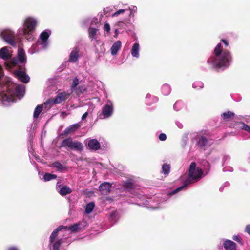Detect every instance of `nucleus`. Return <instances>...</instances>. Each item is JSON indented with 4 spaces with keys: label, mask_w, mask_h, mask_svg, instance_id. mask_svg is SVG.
<instances>
[{
    "label": "nucleus",
    "mask_w": 250,
    "mask_h": 250,
    "mask_svg": "<svg viewBox=\"0 0 250 250\" xmlns=\"http://www.w3.org/2000/svg\"><path fill=\"white\" fill-rule=\"evenodd\" d=\"M212 140L208 139L206 137L203 136H201L199 138L198 141V145L201 148L204 150H205L208 147L210 146L212 144Z\"/></svg>",
    "instance_id": "nucleus-11"
},
{
    "label": "nucleus",
    "mask_w": 250,
    "mask_h": 250,
    "mask_svg": "<svg viewBox=\"0 0 250 250\" xmlns=\"http://www.w3.org/2000/svg\"><path fill=\"white\" fill-rule=\"evenodd\" d=\"M79 84V79L76 77L75 78L71 86V89L69 90L70 91H72V92L74 91L76 87Z\"/></svg>",
    "instance_id": "nucleus-32"
},
{
    "label": "nucleus",
    "mask_w": 250,
    "mask_h": 250,
    "mask_svg": "<svg viewBox=\"0 0 250 250\" xmlns=\"http://www.w3.org/2000/svg\"><path fill=\"white\" fill-rule=\"evenodd\" d=\"M183 106V103L181 101H177L174 104V109L176 111H179Z\"/></svg>",
    "instance_id": "nucleus-34"
},
{
    "label": "nucleus",
    "mask_w": 250,
    "mask_h": 250,
    "mask_svg": "<svg viewBox=\"0 0 250 250\" xmlns=\"http://www.w3.org/2000/svg\"><path fill=\"white\" fill-rule=\"evenodd\" d=\"M80 126V125L79 124H73V125H70L65 129L64 133L65 134H68L71 132L75 131Z\"/></svg>",
    "instance_id": "nucleus-24"
},
{
    "label": "nucleus",
    "mask_w": 250,
    "mask_h": 250,
    "mask_svg": "<svg viewBox=\"0 0 250 250\" xmlns=\"http://www.w3.org/2000/svg\"><path fill=\"white\" fill-rule=\"evenodd\" d=\"M71 94L72 91H70L69 90L58 93L55 98L53 99L48 100L44 103V104L47 105L51 103H53L56 104H60L68 99Z\"/></svg>",
    "instance_id": "nucleus-9"
},
{
    "label": "nucleus",
    "mask_w": 250,
    "mask_h": 250,
    "mask_svg": "<svg viewBox=\"0 0 250 250\" xmlns=\"http://www.w3.org/2000/svg\"><path fill=\"white\" fill-rule=\"evenodd\" d=\"M85 89H85V88H84L83 89V91H84L85 90Z\"/></svg>",
    "instance_id": "nucleus-56"
},
{
    "label": "nucleus",
    "mask_w": 250,
    "mask_h": 250,
    "mask_svg": "<svg viewBox=\"0 0 250 250\" xmlns=\"http://www.w3.org/2000/svg\"><path fill=\"white\" fill-rule=\"evenodd\" d=\"M97 29L94 28H90L89 29V36L92 38H95Z\"/></svg>",
    "instance_id": "nucleus-33"
},
{
    "label": "nucleus",
    "mask_w": 250,
    "mask_h": 250,
    "mask_svg": "<svg viewBox=\"0 0 250 250\" xmlns=\"http://www.w3.org/2000/svg\"><path fill=\"white\" fill-rule=\"evenodd\" d=\"M129 10L130 11V16H134V13H136L137 11V8L135 6H132V7H129Z\"/></svg>",
    "instance_id": "nucleus-36"
},
{
    "label": "nucleus",
    "mask_w": 250,
    "mask_h": 250,
    "mask_svg": "<svg viewBox=\"0 0 250 250\" xmlns=\"http://www.w3.org/2000/svg\"><path fill=\"white\" fill-rule=\"evenodd\" d=\"M14 74L19 80L23 83H27L30 80V77L23 71H16Z\"/></svg>",
    "instance_id": "nucleus-13"
},
{
    "label": "nucleus",
    "mask_w": 250,
    "mask_h": 250,
    "mask_svg": "<svg viewBox=\"0 0 250 250\" xmlns=\"http://www.w3.org/2000/svg\"><path fill=\"white\" fill-rule=\"evenodd\" d=\"M229 157L228 156H224L223 157V161L225 162L227 159H228Z\"/></svg>",
    "instance_id": "nucleus-47"
},
{
    "label": "nucleus",
    "mask_w": 250,
    "mask_h": 250,
    "mask_svg": "<svg viewBox=\"0 0 250 250\" xmlns=\"http://www.w3.org/2000/svg\"><path fill=\"white\" fill-rule=\"evenodd\" d=\"M115 34H116V36H117L118 35V29H116L115 30Z\"/></svg>",
    "instance_id": "nucleus-52"
},
{
    "label": "nucleus",
    "mask_w": 250,
    "mask_h": 250,
    "mask_svg": "<svg viewBox=\"0 0 250 250\" xmlns=\"http://www.w3.org/2000/svg\"><path fill=\"white\" fill-rule=\"evenodd\" d=\"M223 186H221V187L220 188V190L221 191H222L223 190Z\"/></svg>",
    "instance_id": "nucleus-54"
},
{
    "label": "nucleus",
    "mask_w": 250,
    "mask_h": 250,
    "mask_svg": "<svg viewBox=\"0 0 250 250\" xmlns=\"http://www.w3.org/2000/svg\"><path fill=\"white\" fill-rule=\"evenodd\" d=\"M37 24V20L33 18L28 17L25 19L23 27L19 29L18 31L19 37H24L29 41L34 39V33Z\"/></svg>",
    "instance_id": "nucleus-4"
},
{
    "label": "nucleus",
    "mask_w": 250,
    "mask_h": 250,
    "mask_svg": "<svg viewBox=\"0 0 250 250\" xmlns=\"http://www.w3.org/2000/svg\"><path fill=\"white\" fill-rule=\"evenodd\" d=\"M57 178V175L51 173H46L43 176V179L45 181H49Z\"/></svg>",
    "instance_id": "nucleus-29"
},
{
    "label": "nucleus",
    "mask_w": 250,
    "mask_h": 250,
    "mask_svg": "<svg viewBox=\"0 0 250 250\" xmlns=\"http://www.w3.org/2000/svg\"><path fill=\"white\" fill-rule=\"evenodd\" d=\"M176 124L177 127L180 129L182 128L183 127V124L180 122L177 121L176 122Z\"/></svg>",
    "instance_id": "nucleus-44"
},
{
    "label": "nucleus",
    "mask_w": 250,
    "mask_h": 250,
    "mask_svg": "<svg viewBox=\"0 0 250 250\" xmlns=\"http://www.w3.org/2000/svg\"><path fill=\"white\" fill-rule=\"evenodd\" d=\"M3 76V70L2 69L0 65V79Z\"/></svg>",
    "instance_id": "nucleus-46"
},
{
    "label": "nucleus",
    "mask_w": 250,
    "mask_h": 250,
    "mask_svg": "<svg viewBox=\"0 0 250 250\" xmlns=\"http://www.w3.org/2000/svg\"><path fill=\"white\" fill-rule=\"evenodd\" d=\"M94 207L95 204L93 202H90L87 204L85 208V211L86 213H90L93 211Z\"/></svg>",
    "instance_id": "nucleus-28"
},
{
    "label": "nucleus",
    "mask_w": 250,
    "mask_h": 250,
    "mask_svg": "<svg viewBox=\"0 0 250 250\" xmlns=\"http://www.w3.org/2000/svg\"><path fill=\"white\" fill-rule=\"evenodd\" d=\"M62 228V227H58L51 233L49 237V247L50 250H60V246L62 243V238H58L59 231Z\"/></svg>",
    "instance_id": "nucleus-6"
},
{
    "label": "nucleus",
    "mask_w": 250,
    "mask_h": 250,
    "mask_svg": "<svg viewBox=\"0 0 250 250\" xmlns=\"http://www.w3.org/2000/svg\"><path fill=\"white\" fill-rule=\"evenodd\" d=\"M223 246L226 250H235L236 248V243L230 240H225Z\"/></svg>",
    "instance_id": "nucleus-17"
},
{
    "label": "nucleus",
    "mask_w": 250,
    "mask_h": 250,
    "mask_svg": "<svg viewBox=\"0 0 250 250\" xmlns=\"http://www.w3.org/2000/svg\"><path fill=\"white\" fill-rule=\"evenodd\" d=\"M87 143L90 149L96 150L100 147V144L96 139L88 140Z\"/></svg>",
    "instance_id": "nucleus-16"
},
{
    "label": "nucleus",
    "mask_w": 250,
    "mask_h": 250,
    "mask_svg": "<svg viewBox=\"0 0 250 250\" xmlns=\"http://www.w3.org/2000/svg\"><path fill=\"white\" fill-rule=\"evenodd\" d=\"M113 108L112 103L110 101L107 102L103 107L102 110L103 118H107L111 116L113 113Z\"/></svg>",
    "instance_id": "nucleus-12"
},
{
    "label": "nucleus",
    "mask_w": 250,
    "mask_h": 250,
    "mask_svg": "<svg viewBox=\"0 0 250 250\" xmlns=\"http://www.w3.org/2000/svg\"><path fill=\"white\" fill-rule=\"evenodd\" d=\"M111 185L109 183L104 182L99 186V190L102 194L107 195L110 191Z\"/></svg>",
    "instance_id": "nucleus-15"
},
{
    "label": "nucleus",
    "mask_w": 250,
    "mask_h": 250,
    "mask_svg": "<svg viewBox=\"0 0 250 250\" xmlns=\"http://www.w3.org/2000/svg\"><path fill=\"white\" fill-rule=\"evenodd\" d=\"M115 213H112L111 215V217L112 218L114 216V214H115Z\"/></svg>",
    "instance_id": "nucleus-55"
},
{
    "label": "nucleus",
    "mask_w": 250,
    "mask_h": 250,
    "mask_svg": "<svg viewBox=\"0 0 250 250\" xmlns=\"http://www.w3.org/2000/svg\"><path fill=\"white\" fill-rule=\"evenodd\" d=\"M25 92V87L23 85H17L16 86L15 91H13L9 86L6 92H2L0 95V100L3 104L8 106L11 103L15 102L14 96L21 99L23 97Z\"/></svg>",
    "instance_id": "nucleus-3"
},
{
    "label": "nucleus",
    "mask_w": 250,
    "mask_h": 250,
    "mask_svg": "<svg viewBox=\"0 0 250 250\" xmlns=\"http://www.w3.org/2000/svg\"><path fill=\"white\" fill-rule=\"evenodd\" d=\"M43 108V104L38 105L35 109L33 114L34 118H37L42 112Z\"/></svg>",
    "instance_id": "nucleus-25"
},
{
    "label": "nucleus",
    "mask_w": 250,
    "mask_h": 250,
    "mask_svg": "<svg viewBox=\"0 0 250 250\" xmlns=\"http://www.w3.org/2000/svg\"><path fill=\"white\" fill-rule=\"evenodd\" d=\"M234 116V113L231 111H228L226 112H224L221 115V116L223 117V118L224 120H228L229 118L233 117Z\"/></svg>",
    "instance_id": "nucleus-30"
},
{
    "label": "nucleus",
    "mask_w": 250,
    "mask_h": 250,
    "mask_svg": "<svg viewBox=\"0 0 250 250\" xmlns=\"http://www.w3.org/2000/svg\"><path fill=\"white\" fill-rule=\"evenodd\" d=\"M121 47V42L120 41L116 42L111 46L110 50L112 55H116Z\"/></svg>",
    "instance_id": "nucleus-20"
},
{
    "label": "nucleus",
    "mask_w": 250,
    "mask_h": 250,
    "mask_svg": "<svg viewBox=\"0 0 250 250\" xmlns=\"http://www.w3.org/2000/svg\"><path fill=\"white\" fill-rule=\"evenodd\" d=\"M50 167L56 168L59 172H62L66 169V167L58 162L53 163L50 165Z\"/></svg>",
    "instance_id": "nucleus-22"
},
{
    "label": "nucleus",
    "mask_w": 250,
    "mask_h": 250,
    "mask_svg": "<svg viewBox=\"0 0 250 250\" xmlns=\"http://www.w3.org/2000/svg\"><path fill=\"white\" fill-rule=\"evenodd\" d=\"M80 92H81V93H82V92H83V91H82V90H80Z\"/></svg>",
    "instance_id": "nucleus-58"
},
{
    "label": "nucleus",
    "mask_w": 250,
    "mask_h": 250,
    "mask_svg": "<svg viewBox=\"0 0 250 250\" xmlns=\"http://www.w3.org/2000/svg\"><path fill=\"white\" fill-rule=\"evenodd\" d=\"M245 231L250 235V224L247 225L246 226Z\"/></svg>",
    "instance_id": "nucleus-42"
},
{
    "label": "nucleus",
    "mask_w": 250,
    "mask_h": 250,
    "mask_svg": "<svg viewBox=\"0 0 250 250\" xmlns=\"http://www.w3.org/2000/svg\"><path fill=\"white\" fill-rule=\"evenodd\" d=\"M11 55L7 47H4L0 50V57L7 60L11 58Z\"/></svg>",
    "instance_id": "nucleus-19"
},
{
    "label": "nucleus",
    "mask_w": 250,
    "mask_h": 250,
    "mask_svg": "<svg viewBox=\"0 0 250 250\" xmlns=\"http://www.w3.org/2000/svg\"><path fill=\"white\" fill-rule=\"evenodd\" d=\"M79 51L77 48H74L70 54L69 62H76L80 56Z\"/></svg>",
    "instance_id": "nucleus-18"
},
{
    "label": "nucleus",
    "mask_w": 250,
    "mask_h": 250,
    "mask_svg": "<svg viewBox=\"0 0 250 250\" xmlns=\"http://www.w3.org/2000/svg\"><path fill=\"white\" fill-rule=\"evenodd\" d=\"M58 192L62 196H65L70 193L72 192V190L69 187L64 186L60 189Z\"/></svg>",
    "instance_id": "nucleus-23"
},
{
    "label": "nucleus",
    "mask_w": 250,
    "mask_h": 250,
    "mask_svg": "<svg viewBox=\"0 0 250 250\" xmlns=\"http://www.w3.org/2000/svg\"><path fill=\"white\" fill-rule=\"evenodd\" d=\"M127 9H120L118 11H117L116 12L114 13L113 14H112V17H117L119 15L121 14H123L125 12V10H126Z\"/></svg>",
    "instance_id": "nucleus-37"
},
{
    "label": "nucleus",
    "mask_w": 250,
    "mask_h": 250,
    "mask_svg": "<svg viewBox=\"0 0 250 250\" xmlns=\"http://www.w3.org/2000/svg\"><path fill=\"white\" fill-rule=\"evenodd\" d=\"M123 22L122 21H119L117 23L118 25L119 26L120 24L122 23Z\"/></svg>",
    "instance_id": "nucleus-51"
},
{
    "label": "nucleus",
    "mask_w": 250,
    "mask_h": 250,
    "mask_svg": "<svg viewBox=\"0 0 250 250\" xmlns=\"http://www.w3.org/2000/svg\"><path fill=\"white\" fill-rule=\"evenodd\" d=\"M222 42H224V43L225 44V46L227 47L228 46V42H227V41L225 40H222Z\"/></svg>",
    "instance_id": "nucleus-48"
},
{
    "label": "nucleus",
    "mask_w": 250,
    "mask_h": 250,
    "mask_svg": "<svg viewBox=\"0 0 250 250\" xmlns=\"http://www.w3.org/2000/svg\"><path fill=\"white\" fill-rule=\"evenodd\" d=\"M88 112H86L85 113H84L83 116H82V120H84L88 116Z\"/></svg>",
    "instance_id": "nucleus-45"
},
{
    "label": "nucleus",
    "mask_w": 250,
    "mask_h": 250,
    "mask_svg": "<svg viewBox=\"0 0 250 250\" xmlns=\"http://www.w3.org/2000/svg\"><path fill=\"white\" fill-rule=\"evenodd\" d=\"M50 33V31L45 30L41 34L40 38L38 40L36 44L32 46L30 51L31 53L38 52L40 50L47 47L48 44L47 40Z\"/></svg>",
    "instance_id": "nucleus-5"
},
{
    "label": "nucleus",
    "mask_w": 250,
    "mask_h": 250,
    "mask_svg": "<svg viewBox=\"0 0 250 250\" xmlns=\"http://www.w3.org/2000/svg\"><path fill=\"white\" fill-rule=\"evenodd\" d=\"M140 45L138 43H135L132 46L131 50V54L134 57L139 58V57Z\"/></svg>",
    "instance_id": "nucleus-21"
},
{
    "label": "nucleus",
    "mask_w": 250,
    "mask_h": 250,
    "mask_svg": "<svg viewBox=\"0 0 250 250\" xmlns=\"http://www.w3.org/2000/svg\"><path fill=\"white\" fill-rule=\"evenodd\" d=\"M167 136L164 133H161L159 136V139L161 141H165L166 140Z\"/></svg>",
    "instance_id": "nucleus-40"
},
{
    "label": "nucleus",
    "mask_w": 250,
    "mask_h": 250,
    "mask_svg": "<svg viewBox=\"0 0 250 250\" xmlns=\"http://www.w3.org/2000/svg\"><path fill=\"white\" fill-rule=\"evenodd\" d=\"M8 250H18L16 247H10L9 248Z\"/></svg>",
    "instance_id": "nucleus-49"
},
{
    "label": "nucleus",
    "mask_w": 250,
    "mask_h": 250,
    "mask_svg": "<svg viewBox=\"0 0 250 250\" xmlns=\"http://www.w3.org/2000/svg\"><path fill=\"white\" fill-rule=\"evenodd\" d=\"M224 185L229 186V182H226Z\"/></svg>",
    "instance_id": "nucleus-50"
},
{
    "label": "nucleus",
    "mask_w": 250,
    "mask_h": 250,
    "mask_svg": "<svg viewBox=\"0 0 250 250\" xmlns=\"http://www.w3.org/2000/svg\"><path fill=\"white\" fill-rule=\"evenodd\" d=\"M104 30H105L107 32H109L110 31V25L108 23H105L104 24Z\"/></svg>",
    "instance_id": "nucleus-41"
},
{
    "label": "nucleus",
    "mask_w": 250,
    "mask_h": 250,
    "mask_svg": "<svg viewBox=\"0 0 250 250\" xmlns=\"http://www.w3.org/2000/svg\"><path fill=\"white\" fill-rule=\"evenodd\" d=\"M233 168L231 167H225L223 168V171H232Z\"/></svg>",
    "instance_id": "nucleus-43"
},
{
    "label": "nucleus",
    "mask_w": 250,
    "mask_h": 250,
    "mask_svg": "<svg viewBox=\"0 0 250 250\" xmlns=\"http://www.w3.org/2000/svg\"><path fill=\"white\" fill-rule=\"evenodd\" d=\"M60 227H62V228L60 231L64 229L65 231H70L72 232H78L82 229L81 223L75 224L69 227L63 226H60Z\"/></svg>",
    "instance_id": "nucleus-14"
},
{
    "label": "nucleus",
    "mask_w": 250,
    "mask_h": 250,
    "mask_svg": "<svg viewBox=\"0 0 250 250\" xmlns=\"http://www.w3.org/2000/svg\"><path fill=\"white\" fill-rule=\"evenodd\" d=\"M150 97V95L148 94H147V95L146 96V98H149Z\"/></svg>",
    "instance_id": "nucleus-53"
},
{
    "label": "nucleus",
    "mask_w": 250,
    "mask_h": 250,
    "mask_svg": "<svg viewBox=\"0 0 250 250\" xmlns=\"http://www.w3.org/2000/svg\"><path fill=\"white\" fill-rule=\"evenodd\" d=\"M124 186L126 188H132L133 187V184L130 180H127L124 183Z\"/></svg>",
    "instance_id": "nucleus-35"
},
{
    "label": "nucleus",
    "mask_w": 250,
    "mask_h": 250,
    "mask_svg": "<svg viewBox=\"0 0 250 250\" xmlns=\"http://www.w3.org/2000/svg\"><path fill=\"white\" fill-rule=\"evenodd\" d=\"M0 36L8 43L12 46L15 45V38L13 32L9 29H4L1 32Z\"/></svg>",
    "instance_id": "nucleus-10"
},
{
    "label": "nucleus",
    "mask_w": 250,
    "mask_h": 250,
    "mask_svg": "<svg viewBox=\"0 0 250 250\" xmlns=\"http://www.w3.org/2000/svg\"><path fill=\"white\" fill-rule=\"evenodd\" d=\"M233 239L241 244H242V239L238 235H234L233 236Z\"/></svg>",
    "instance_id": "nucleus-39"
},
{
    "label": "nucleus",
    "mask_w": 250,
    "mask_h": 250,
    "mask_svg": "<svg viewBox=\"0 0 250 250\" xmlns=\"http://www.w3.org/2000/svg\"><path fill=\"white\" fill-rule=\"evenodd\" d=\"M161 91L163 95H168L171 91V88L168 84H164L161 88Z\"/></svg>",
    "instance_id": "nucleus-26"
},
{
    "label": "nucleus",
    "mask_w": 250,
    "mask_h": 250,
    "mask_svg": "<svg viewBox=\"0 0 250 250\" xmlns=\"http://www.w3.org/2000/svg\"><path fill=\"white\" fill-rule=\"evenodd\" d=\"M170 170V165L167 164H164L162 166V173L164 174L165 175H167Z\"/></svg>",
    "instance_id": "nucleus-27"
},
{
    "label": "nucleus",
    "mask_w": 250,
    "mask_h": 250,
    "mask_svg": "<svg viewBox=\"0 0 250 250\" xmlns=\"http://www.w3.org/2000/svg\"><path fill=\"white\" fill-rule=\"evenodd\" d=\"M203 86V83L200 81L195 82L192 84L193 88L197 90L202 88Z\"/></svg>",
    "instance_id": "nucleus-31"
},
{
    "label": "nucleus",
    "mask_w": 250,
    "mask_h": 250,
    "mask_svg": "<svg viewBox=\"0 0 250 250\" xmlns=\"http://www.w3.org/2000/svg\"><path fill=\"white\" fill-rule=\"evenodd\" d=\"M231 56L230 53L226 50H223L221 43H218L214 49V55L211 56L207 62L213 68L223 70L230 65Z\"/></svg>",
    "instance_id": "nucleus-1"
},
{
    "label": "nucleus",
    "mask_w": 250,
    "mask_h": 250,
    "mask_svg": "<svg viewBox=\"0 0 250 250\" xmlns=\"http://www.w3.org/2000/svg\"><path fill=\"white\" fill-rule=\"evenodd\" d=\"M61 147H68L70 149L80 151L83 150L82 144L78 141H73L72 138L70 137L63 140L61 144Z\"/></svg>",
    "instance_id": "nucleus-7"
},
{
    "label": "nucleus",
    "mask_w": 250,
    "mask_h": 250,
    "mask_svg": "<svg viewBox=\"0 0 250 250\" xmlns=\"http://www.w3.org/2000/svg\"><path fill=\"white\" fill-rule=\"evenodd\" d=\"M241 128L244 130L250 132V126H249V125H247L245 124L244 123L242 124V126Z\"/></svg>",
    "instance_id": "nucleus-38"
},
{
    "label": "nucleus",
    "mask_w": 250,
    "mask_h": 250,
    "mask_svg": "<svg viewBox=\"0 0 250 250\" xmlns=\"http://www.w3.org/2000/svg\"><path fill=\"white\" fill-rule=\"evenodd\" d=\"M202 170L199 167H196V164L195 162H192L189 166L188 178L185 181L182 186L174 190L169 195H173L184 189L189 184L194 183L199 181L202 178Z\"/></svg>",
    "instance_id": "nucleus-2"
},
{
    "label": "nucleus",
    "mask_w": 250,
    "mask_h": 250,
    "mask_svg": "<svg viewBox=\"0 0 250 250\" xmlns=\"http://www.w3.org/2000/svg\"><path fill=\"white\" fill-rule=\"evenodd\" d=\"M26 62V57L23 49L20 48L18 49L17 56L12 59L11 64L12 66L17 65L21 67L24 65Z\"/></svg>",
    "instance_id": "nucleus-8"
},
{
    "label": "nucleus",
    "mask_w": 250,
    "mask_h": 250,
    "mask_svg": "<svg viewBox=\"0 0 250 250\" xmlns=\"http://www.w3.org/2000/svg\"><path fill=\"white\" fill-rule=\"evenodd\" d=\"M94 20H97V19H94Z\"/></svg>",
    "instance_id": "nucleus-57"
}]
</instances>
